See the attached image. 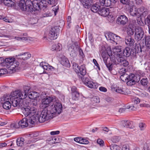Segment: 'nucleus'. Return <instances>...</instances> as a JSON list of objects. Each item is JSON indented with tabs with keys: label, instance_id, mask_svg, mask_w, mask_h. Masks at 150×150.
<instances>
[{
	"label": "nucleus",
	"instance_id": "1",
	"mask_svg": "<svg viewBox=\"0 0 150 150\" xmlns=\"http://www.w3.org/2000/svg\"><path fill=\"white\" fill-rule=\"evenodd\" d=\"M57 113L55 106L53 104L50 107L49 110L47 111L43 110L40 114L39 118L40 122H44L50 120L55 117L56 114Z\"/></svg>",
	"mask_w": 150,
	"mask_h": 150
},
{
	"label": "nucleus",
	"instance_id": "2",
	"mask_svg": "<svg viewBox=\"0 0 150 150\" xmlns=\"http://www.w3.org/2000/svg\"><path fill=\"white\" fill-rule=\"evenodd\" d=\"M33 104H30V105H26L22 107L21 110L22 112L26 117H28V118H31L32 117H35V121L38 120L40 122L39 118L40 114L36 113V108L34 107H33Z\"/></svg>",
	"mask_w": 150,
	"mask_h": 150
},
{
	"label": "nucleus",
	"instance_id": "3",
	"mask_svg": "<svg viewBox=\"0 0 150 150\" xmlns=\"http://www.w3.org/2000/svg\"><path fill=\"white\" fill-rule=\"evenodd\" d=\"M34 117H32L31 118H24L22 119L20 121L18 122L16 127H19V128H23L29 126L30 127L31 125H34L36 121Z\"/></svg>",
	"mask_w": 150,
	"mask_h": 150
},
{
	"label": "nucleus",
	"instance_id": "4",
	"mask_svg": "<svg viewBox=\"0 0 150 150\" xmlns=\"http://www.w3.org/2000/svg\"><path fill=\"white\" fill-rule=\"evenodd\" d=\"M7 68L12 71H16V68L19 65L18 62L16 61L13 58H6L5 61Z\"/></svg>",
	"mask_w": 150,
	"mask_h": 150
},
{
	"label": "nucleus",
	"instance_id": "5",
	"mask_svg": "<svg viewBox=\"0 0 150 150\" xmlns=\"http://www.w3.org/2000/svg\"><path fill=\"white\" fill-rule=\"evenodd\" d=\"M30 90V88L28 86H25L24 88V90L16 91L11 92L12 94L14 95L21 100H23L27 97L28 93Z\"/></svg>",
	"mask_w": 150,
	"mask_h": 150
},
{
	"label": "nucleus",
	"instance_id": "6",
	"mask_svg": "<svg viewBox=\"0 0 150 150\" xmlns=\"http://www.w3.org/2000/svg\"><path fill=\"white\" fill-rule=\"evenodd\" d=\"M25 4V1L24 0H21L19 1L18 6L21 10L28 12H33V9L32 5V1L30 0H27L25 4V8H23L22 6H23Z\"/></svg>",
	"mask_w": 150,
	"mask_h": 150
},
{
	"label": "nucleus",
	"instance_id": "7",
	"mask_svg": "<svg viewBox=\"0 0 150 150\" xmlns=\"http://www.w3.org/2000/svg\"><path fill=\"white\" fill-rule=\"evenodd\" d=\"M140 78L139 76L135 75L134 74H131L128 76L127 85L129 86H131L138 82L140 80Z\"/></svg>",
	"mask_w": 150,
	"mask_h": 150
},
{
	"label": "nucleus",
	"instance_id": "8",
	"mask_svg": "<svg viewBox=\"0 0 150 150\" xmlns=\"http://www.w3.org/2000/svg\"><path fill=\"white\" fill-rule=\"evenodd\" d=\"M73 69L76 73H80L81 75L84 76L86 73L85 65H82L80 67L76 63H73Z\"/></svg>",
	"mask_w": 150,
	"mask_h": 150
},
{
	"label": "nucleus",
	"instance_id": "9",
	"mask_svg": "<svg viewBox=\"0 0 150 150\" xmlns=\"http://www.w3.org/2000/svg\"><path fill=\"white\" fill-rule=\"evenodd\" d=\"M59 31V29L56 27L52 28L47 36L44 37V38L51 40L56 39L57 38V33Z\"/></svg>",
	"mask_w": 150,
	"mask_h": 150
},
{
	"label": "nucleus",
	"instance_id": "10",
	"mask_svg": "<svg viewBox=\"0 0 150 150\" xmlns=\"http://www.w3.org/2000/svg\"><path fill=\"white\" fill-rule=\"evenodd\" d=\"M11 103L13 107H19L22 106L23 100H21L14 95H13L11 93Z\"/></svg>",
	"mask_w": 150,
	"mask_h": 150
},
{
	"label": "nucleus",
	"instance_id": "11",
	"mask_svg": "<svg viewBox=\"0 0 150 150\" xmlns=\"http://www.w3.org/2000/svg\"><path fill=\"white\" fill-rule=\"evenodd\" d=\"M53 100L52 97L48 96H44L42 100L40 106L42 108H45L49 106L50 103Z\"/></svg>",
	"mask_w": 150,
	"mask_h": 150
},
{
	"label": "nucleus",
	"instance_id": "12",
	"mask_svg": "<svg viewBox=\"0 0 150 150\" xmlns=\"http://www.w3.org/2000/svg\"><path fill=\"white\" fill-rule=\"evenodd\" d=\"M144 34V31L142 28L137 27L135 30V38L137 40H140L143 38Z\"/></svg>",
	"mask_w": 150,
	"mask_h": 150
},
{
	"label": "nucleus",
	"instance_id": "13",
	"mask_svg": "<svg viewBox=\"0 0 150 150\" xmlns=\"http://www.w3.org/2000/svg\"><path fill=\"white\" fill-rule=\"evenodd\" d=\"M128 18L125 15H121L118 17L117 19V23L119 25H124L127 23L128 22Z\"/></svg>",
	"mask_w": 150,
	"mask_h": 150
},
{
	"label": "nucleus",
	"instance_id": "14",
	"mask_svg": "<svg viewBox=\"0 0 150 150\" xmlns=\"http://www.w3.org/2000/svg\"><path fill=\"white\" fill-rule=\"evenodd\" d=\"M102 57L103 59V61L107 68L108 69L109 71H111L113 67L112 64L110 63H108L107 62V60L108 58V55L107 54L103 53L102 54Z\"/></svg>",
	"mask_w": 150,
	"mask_h": 150
},
{
	"label": "nucleus",
	"instance_id": "15",
	"mask_svg": "<svg viewBox=\"0 0 150 150\" xmlns=\"http://www.w3.org/2000/svg\"><path fill=\"white\" fill-rule=\"evenodd\" d=\"M116 59L117 62L120 63L121 65L124 67H127L129 65V62L128 61L123 57L118 56Z\"/></svg>",
	"mask_w": 150,
	"mask_h": 150
},
{
	"label": "nucleus",
	"instance_id": "16",
	"mask_svg": "<svg viewBox=\"0 0 150 150\" xmlns=\"http://www.w3.org/2000/svg\"><path fill=\"white\" fill-rule=\"evenodd\" d=\"M74 46H78L77 43H75L71 45H69L68 47V50L70 53V54L73 57H74L76 56V52Z\"/></svg>",
	"mask_w": 150,
	"mask_h": 150
},
{
	"label": "nucleus",
	"instance_id": "17",
	"mask_svg": "<svg viewBox=\"0 0 150 150\" xmlns=\"http://www.w3.org/2000/svg\"><path fill=\"white\" fill-rule=\"evenodd\" d=\"M40 69H43L44 70L43 72H46V71H45V70L48 71H49L50 70L52 71L54 69V68L52 67L47 64L45 63L41 62L40 63Z\"/></svg>",
	"mask_w": 150,
	"mask_h": 150
},
{
	"label": "nucleus",
	"instance_id": "18",
	"mask_svg": "<svg viewBox=\"0 0 150 150\" xmlns=\"http://www.w3.org/2000/svg\"><path fill=\"white\" fill-rule=\"evenodd\" d=\"M40 3V1H37V0H34L32 1L33 11L37 10L39 11L40 10L41 6H42V5H41Z\"/></svg>",
	"mask_w": 150,
	"mask_h": 150
},
{
	"label": "nucleus",
	"instance_id": "19",
	"mask_svg": "<svg viewBox=\"0 0 150 150\" xmlns=\"http://www.w3.org/2000/svg\"><path fill=\"white\" fill-rule=\"evenodd\" d=\"M16 57L19 59L26 60L30 58L31 57V55L28 52H24L17 55Z\"/></svg>",
	"mask_w": 150,
	"mask_h": 150
},
{
	"label": "nucleus",
	"instance_id": "20",
	"mask_svg": "<svg viewBox=\"0 0 150 150\" xmlns=\"http://www.w3.org/2000/svg\"><path fill=\"white\" fill-rule=\"evenodd\" d=\"M6 103H11V94L9 96L4 95L0 98V103L2 105Z\"/></svg>",
	"mask_w": 150,
	"mask_h": 150
},
{
	"label": "nucleus",
	"instance_id": "21",
	"mask_svg": "<svg viewBox=\"0 0 150 150\" xmlns=\"http://www.w3.org/2000/svg\"><path fill=\"white\" fill-rule=\"evenodd\" d=\"M48 3L51 5L52 7L54 6L52 9V10L54 12L55 15H56L59 10L58 6H55L57 3L55 1V0H48Z\"/></svg>",
	"mask_w": 150,
	"mask_h": 150
},
{
	"label": "nucleus",
	"instance_id": "22",
	"mask_svg": "<svg viewBox=\"0 0 150 150\" xmlns=\"http://www.w3.org/2000/svg\"><path fill=\"white\" fill-rule=\"evenodd\" d=\"M109 9L105 8H100L98 11V13L101 16H107L109 13Z\"/></svg>",
	"mask_w": 150,
	"mask_h": 150
},
{
	"label": "nucleus",
	"instance_id": "23",
	"mask_svg": "<svg viewBox=\"0 0 150 150\" xmlns=\"http://www.w3.org/2000/svg\"><path fill=\"white\" fill-rule=\"evenodd\" d=\"M61 63L63 66L66 67H70V64L68 59L64 56L62 57L61 61Z\"/></svg>",
	"mask_w": 150,
	"mask_h": 150
},
{
	"label": "nucleus",
	"instance_id": "24",
	"mask_svg": "<svg viewBox=\"0 0 150 150\" xmlns=\"http://www.w3.org/2000/svg\"><path fill=\"white\" fill-rule=\"evenodd\" d=\"M84 7L88 8L92 3V0H82L80 1Z\"/></svg>",
	"mask_w": 150,
	"mask_h": 150
},
{
	"label": "nucleus",
	"instance_id": "25",
	"mask_svg": "<svg viewBox=\"0 0 150 150\" xmlns=\"http://www.w3.org/2000/svg\"><path fill=\"white\" fill-rule=\"evenodd\" d=\"M125 41L126 44L130 46L133 45L134 42V40L132 39L131 36L126 37Z\"/></svg>",
	"mask_w": 150,
	"mask_h": 150
},
{
	"label": "nucleus",
	"instance_id": "26",
	"mask_svg": "<svg viewBox=\"0 0 150 150\" xmlns=\"http://www.w3.org/2000/svg\"><path fill=\"white\" fill-rule=\"evenodd\" d=\"M132 122L128 120H122L121 121V124L124 127H126L129 128H132Z\"/></svg>",
	"mask_w": 150,
	"mask_h": 150
},
{
	"label": "nucleus",
	"instance_id": "27",
	"mask_svg": "<svg viewBox=\"0 0 150 150\" xmlns=\"http://www.w3.org/2000/svg\"><path fill=\"white\" fill-rule=\"evenodd\" d=\"M121 47L116 46L114 48L112 49L111 52H112L115 55H119L120 56V54H121L120 53L121 52Z\"/></svg>",
	"mask_w": 150,
	"mask_h": 150
},
{
	"label": "nucleus",
	"instance_id": "28",
	"mask_svg": "<svg viewBox=\"0 0 150 150\" xmlns=\"http://www.w3.org/2000/svg\"><path fill=\"white\" fill-rule=\"evenodd\" d=\"M14 1V0H3V2L5 6L12 7L15 4Z\"/></svg>",
	"mask_w": 150,
	"mask_h": 150
},
{
	"label": "nucleus",
	"instance_id": "29",
	"mask_svg": "<svg viewBox=\"0 0 150 150\" xmlns=\"http://www.w3.org/2000/svg\"><path fill=\"white\" fill-rule=\"evenodd\" d=\"M28 98L31 99H35L37 97L39 96V94L36 92H29L28 93Z\"/></svg>",
	"mask_w": 150,
	"mask_h": 150
},
{
	"label": "nucleus",
	"instance_id": "30",
	"mask_svg": "<svg viewBox=\"0 0 150 150\" xmlns=\"http://www.w3.org/2000/svg\"><path fill=\"white\" fill-rule=\"evenodd\" d=\"M55 106L56 110L57 111V113L60 114L61 113L62 110V105L60 103L56 102L54 103Z\"/></svg>",
	"mask_w": 150,
	"mask_h": 150
},
{
	"label": "nucleus",
	"instance_id": "31",
	"mask_svg": "<svg viewBox=\"0 0 150 150\" xmlns=\"http://www.w3.org/2000/svg\"><path fill=\"white\" fill-rule=\"evenodd\" d=\"M144 41V45H143V46H146L148 50L150 49V36H147L145 37Z\"/></svg>",
	"mask_w": 150,
	"mask_h": 150
},
{
	"label": "nucleus",
	"instance_id": "32",
	"mask_svg": "<svg viewBox=\"0 0 150 150\" xmlns=\"http://www.w3.org/2000/svg\"><path fill=\"white\" fill-rule=\"evenodd\" d=\"M62 49V45L59 43L57 44L53 45L52 47L51 50L52 51H59Z\"/></svg>",
	"mask_w": 150,
	"mask_h": 150
},
{
	"label": "nucleus",
	"instance_id": "33",
	"mask_svg": "<svg viewBox=\"0 0 150 150\" xmlns=\"http://www.w3.org/2000/svg\"><path fill=\"white\" fill-rule=\"evenodd\" d=\"M100 5H99L97 4V3H96L91 7V10L93 12L96 13L98 12V11L100 9Z\"/></svg>",
	"mask_w": 150,
	"mask_h": 150
},
{
	"label": "nucleus",
	"instance_id": "34",
	"mask_svg": "<svg viewBox=\"0 0 150 150\" xmlns=\"http://www.w3.org/2000/svg\"><path fill=\"white\" fill-rule=\"evenodd\" d=\"M100 5L102 6H110L111 5L109 0H99Z\"/></svg>",
	"mask_w": 150,
	"mask_h": 150
},
{
	"label": "nucleus",
	"instance_id": "35",
	"mask_svg": "<svg viewBox=\"0 0 150 150\" xmlns=\"http://www.w3.org/2000/svg\"><path fill=\"white\" fill-rule=\"evenodd\" d=\"M131 54V50L128 47H126L123 50L122 55L126 57H129Z\"/></svg>",
	"mask_w": 150,
	"mask_h": 150
},
{
	"label": "nucleus",
	"instance_id": "36",
	"mask_svg": "<svg viewBox=\"0 0 150 150\" xmlns=\"http://www.w3.org/2000/svg\"><path fill=\"white\" fill-rule=\"evenodd\" d=\"M115 34L109 32L106 33L105 34V37L108 40H109L112 42V39L114 37H115Z\"/></svg>",
	"mask_w": 150,
	"mask_h": 150
},
{
	"label": "nucleus",
	"instance_id": "37",
	"mask_svg": "<svg viewBox=\"0 0 150 150\" xmlns=\"http://www.w3.org/2000/svg\"><path fill=\"white\" fill-rule=\"evenodd\" d=\"M126 31L128 36H131L134 34V30L131 27V25H128L126 29Z\"/></svg>",
	"mask_w": 150,
	"mask_h": 150
},
{
	"label": "nucleus",
	"instance_id": "38",
	"mask_svg": "<svg viewBox=\"0 0 150 150\" xmlns=\"http://www.w3.org/2000/svg\"><path fill=\"white\" fill-rule=\"evenodd\" d=\"M130 11V14L132 16H139V13H138V10L137 8H135L134 9L131 8Z\"/></svg>",
	"mask_w": 150,
	"mask_h": 150
},
{
	"label": "nucleus",
	"instance_id": "39",
	"mask_svg": "<svg viewBox=\"0 0 150 150\" xmlns=\"http://www.w3.org/2000/svg\"><path fill=\"white\" fill-rule=\"evenodd\" d=\"M90 88H96L97 86L96 84L91 81H90L86 85Z\"/></svg>",
	"mask_w": 150,
	"mask_h": 150
},
{
	"label": "nucleus",
	"instance_id": "40",
	"mask_svg": "<svg viewBox=\"0 0 150 150\" xmlns=\"http://www.w3.org/2000/svg\"><path fill=\"white\" fill-rule=\"evenodd\" d=\"M138 13H139V15L140 16L141 15L146 16L147 14V11L145 10L144 7L138 9Z\"/></svg>",
	"mask_w": 150,
	"mask_h": 150
},
{
	"label": "nucleus",
	"instance_id": "41",
	"mask_svg": "<svg viewBox=\"0 0 150 150\" xmlns=\"http://www.w3.org/2000/svg\"><path fill=\"white\" fill-rule=\"evenodd\" d=\"M24 139L23 138H18L17 140V144L18 146H21L23 145Z\"/></svg>",
	"mask_w": 150,
	"mask_h": 150
},
{
	"label": "nucleus",
	"instance_id": "42",
	"mask_svg": "<svg viewBox=\"0 0 150 150\" xmlns=\"http://www.w3.org/2000/svg\"><path fill=\"white\" fill-rule=\"evenodd\" d=\"M76 48H78L79 51V55L80 57L83 59L85 57V55L83 50L79 47V46L76 47Z\"/></svg>",
	"mask_w": 150,
	"mask_h": 150
},
{
	"label": "nucleus",
	"instance_id": "43",
	"mask_svg": "<svg viewBox=\"0 0 150 150\" xmlns=\"http://www.w3.org/2000/svg\"><path fill=\"white\" fill-rule=\"evenodd\" d=\"M120 36L115 34V37H114L113 38V39H112L111 42H113L117 44V42L120 40Z\"/></svg>",
	"mask_w": 150,
	"mask_h": 150
},
{
	"label": "nucleus",
	"instance_id": "44",
	"mask_svg": "<svg viewBox=\"0 0 150 150\" xmlns=\"http://www.w3.org/2000/svg\"><path fill=\"white\" fill-rule=\"evenodd\" d=\"M2 105L3 108L6 110L9 109L11 108L12 105L11 103H5Z\"/></svg>",
	"mask_w": 150,
	"mask_h": 150
},
{
	"label": "nucleus",
	"instance_id": "45",
	"mask_svg": "<svg viewBox=\"0 0 150 150\" xmlns=\"http://www.w3.org/2000/svg\"><path fill=\"white\" fill-rule=\"evenodd\" d=\"M128 76L127 74L125 73L121 75L120 78L123 81H127L128 79Z\"/></svg>",
	"mask_w": 150,
	"mask_h": 150
},
{
	"label": "nucleus",
	"instance_id": "46",
	"mask_svg": "<svg viewBox=\"0 0 150 150\" xmlns=\"http://www.w3.org/2000/svg\"><path fill=\"white\" fill-rule=\"evenodd\" d=\"M140 83L142 86H146L148 83V80L147 78H143L141 80Z\"/></svg>",
	"mask_w": 150,
	"mask_h": 150
},
{
	"label": "nucleus",
	"instance_id": "47",
	"mask_svg": "<svg viewBox=\"0 0 150 150\" xmlns=\"http://www.w3.org/2000/svg\"><path fill=\"white\" fill-rule=\"evenodd\" d=\"M72 95L73 99L76 100L78 99V98L79 97V94L78 92H74L72 93Z\"/></svg>",
	"mask_w": 150,
	"mask_h": 150
},
{
	"label": "nucleus",
	"instance_id": "48",
	"mask_svg": "<svg viewBox=\"0 0 150 150\" xmlns=\"http://www.w3.org/2000/svg\"><path fill=\"white\" fill-rule=\"evenodd\" d=\"M110 148L111 150H118L120 147L118 145L114 144H112L110 146Z\"/></svg>",
	"mask_w": 150,
	"mask_h": 150
},
{
	"label": "nucleus",
	"instance_id": "49",
	"mask_svg": "<svg viewBox=\"0 0 150 150\" xmlns=\"http://www.w3.org/2000/svg\"><path fill=\"white\" fill-rule=\"evenodd\" d=\"M81 79L85 85H86L87 83L90 81L89 78L84 76L81 77Z\"/></svg>",
	"mask_w": 150,
	"mask_h": 150
},
{
	"label": "nucleus",
	"instance_id": "50",
	"mask_svg": "<svg viewBox=\"0 0 150 150\" xmlns=\"http://www.w3.org/2000/svg\"><path fill=\"white\" fill-rule=\"evenodd\" d=\"M110 14V13H109V14L107 16L108 17L107 19L111 23L114 21V18H113V16Z\"/></svg>",
	"mask_w": 150,
	"mask_h": 150
},
{
	"label": "nucleus",
	"instance_id": "51",
	"mask_svg": "<svg viewBox=\"0 0 150 150\" xmlns=\"http://www.w3.org/2000/svg\"><path fill=\"white\" fill-rule=\"evenodd\" d=\"M132 101L134 104H137L140 102V99L137 97H134L132 99Z\"/></svg>",
	"mask_w": 150,
	"mask_h": 150
},
{
	"label": "nucleus",
	"instance_id": "52",
	"mask_svg": "<svg viewBox=\"0 0 150 150\" xmlns=\"http://www.w3.org/2000/svg\"><path fill=\"white\" fill-rule=\"evenodd\" d=\"M91 101L93 103H98L100 102V99L99 98L95 96L91 99Z\"/></svg>",
	"mask_w": 150,
	"mask_h": 150
},
{
	"label": "nucleus",
	"instance_id": "53",
	"mask_svg": "<svg viewBox=\"0 0 150 150\" xmlns=\"http://www.w3.org/2000/svg\"><path fill=\"white\" fill-rule=\"evenodd\" d=\"M97 142L100 146H103L104 145V141L101 139H98Z\"/></svg>",
	"mask_w": 150,
	"mask_h": 150
},
{
	"label": "nucleus",
	"instance_id": "54",
	"mask_svg": "<svg viewBox=\"0 0 150 150\" xmlns=\"http://www.w3.org/2000/svg\"><path fill=\"white\" fill-rule=\"evenodd\" d=\"M7 70L6 69H0V76L7 74Z\"/></svg>",
	"mask_w": 150,
	"mask_h": 150
},
{
	"label": "nucleus",
	"instance_id": "55",
	"mask_svg": "<svg viewBox=\"0 0 150 150\" xmlns=\"http://www.w3.org/2000/svg\"><path fill=\"white\" fill-rule=\"evenodd\" d=\"M116 92L122 94H125V91L122 88L118 87L116 90Z\"/></svg>",
	"mask_w": 150,
	"mask_h": 150
},
{
	"label": "nucleus",
	"instance_id": "56",
	"mask_svg": "<svg viewBox=\"0 0 150 150\" xmlns=\"http://www.w3.org/2000/svg\"><path fill=\"white\" fill-rule=\"evenodd\" d=\"M15 38L18 40L22 41H26L28 39V37H15Z\"/></svg>",
	"mask_w": 150,
	"mask_h": 150
},
{
	"label": "nucleus",
	"instance_id": "57",
	"mask_svg": "<svg viewBox=\"0 0 150 150\" xmlns=\"http://www.w3.org/2000/svg\"><path fill=\"white\" fill-rule=\"evenodd\" d=\"M139 126L141 130H144L145 128L146 125L143 122H141L139 124Z\"/></svg>",
	"mask_w": 150,
	"mask_h": 150
},
{
	"label": "nucleus",
	"instance_id": "58",
	"mask_svg": "<svg viewBox=\"0 0 150 150\" xmlns=\"http://www.w3.org/2000/svg\"><path fill=\"white\" fill-rule=\"evenodd\" d=\"M88 142H89L87 139L81 138V144H88Z\"/></svg>",
	"mask_w": 150,
	"mask_h": 150
},
{
	"label": "nucleus",
	"instance_id": "59",
	"mask_svg": "<svg viewBox=\"0 0 150 150\" xmlns=\"http://www.w3.org/2000/svg\"><path fill=\"white\" fill-rule=\"evenodd\" d=\"M23 104L24 106L26 105H30V104H33V105L34 104V103H30L28 101L26 100H25L24 101L23 100Z\"/></svg>",
	"mask_w": 150,
	"mask_h": 150
},
{
	"label": "nucleus",
	"instance_id": "60",
	"mask_svg": "<svg viewBox=\"0 0 150 150\" xmlns=\"http://www.w3.org/2000/svg\"><path fill=\"white\" fill-rule=\"evenodd\" d=\"M18 124V122L16 123H11L10 125V127L11 128H18L19 127H17V125Z\"/></svg>",
	"mask_w": 150,
	"mask_h": 150
},
{
	"label": "nucleus",
	"instance_id": "61",
	"mask_svg": "<svg viewBox=\"0 0 150 150\" xmlns=\"http://www.w3.org/2000/svg\"><path fill=\"white\" fill-rule=\"evenodd\" d=\"M105 100L108 103H111L113 101V99L111 97H107L105 98Z\"/></svg>",
	"mask_w": 150,
	"mask_h": 150
},
{
	"label": "nucleus",
	"instance_id": "62",
	"mask_svg": "<svg viewBox=\"0 0 150 150\" xmlns=\"http://www.w3.org/2000/svg\"><path fill=\"white\" fill-rule=\"evenodd\" d=\"M140 105L141 107H143L146 108H150V105L148 103H142L140 104Z\"/></svg>",
	"mask_w": 150,
	"mask_h": 150
},
{
	"label": "nucleus",
	"instance_id": "63",
	"mask_svg": "<svg viewBox=\"0 0 150 150\" xmlns=\"http://www.w3.org/2000/svg\"><path fill=\"white\" fill-rule=\"evenodd\" d=\"M122 150H129V146L128 145H124L122 149Z\"/></svg>",
	"mask_w": 150,
	"mask_h": 150
},
{
	"label": "nucleus",
	"instance_id": "64",
	"mask_svg": "<svg viewBox=\"0 0 150 150\" xmlns=\"http://www.w3.org/2000/svg\"><path fill=\"white\" fill-rule=\"evenodd\" d=\"M99 90L102 92H106L107 91V89L105 87L101 86L99 87Z\"/></svg>",
	"mask_w": 150,
	"mask_h": 150
}]
</instances>
